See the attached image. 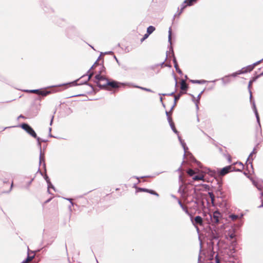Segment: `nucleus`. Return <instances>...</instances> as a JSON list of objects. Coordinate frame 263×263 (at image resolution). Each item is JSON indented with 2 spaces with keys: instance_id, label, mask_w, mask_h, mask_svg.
<instances>
[{
  "instance_id": "nucleus-1",
  "label": "nucleus",
  "mask_w": 263,
  "mask_h": 263,
  "mask_svg": "<svg viewBox=\"0 0 263 263\" xmlns=\"http://www.w3.org/2000/svg\"><path fill=\"white\" fill-rule=\"evenodd\" d=\"M95 82L97 83L100 87H107L108 88H115L119 87V84L117 82H109L106 79L104 76L97 74L95 76Z\"/></svg>"
},
{
  "instance_id": "nucleus-2",
  "label": "nucleus",
  "mask_w": 263,
  "mask_h": 263,
  "mask_svg": "<svg viewBox=\"0 0 263 263\" xmlns=\"http://www.w3.org/2000/svg\"><path fill=\"white\" fill-rule=\"evenodd\" d=\"M237 164L239 165L240 168H236L235 166H234V165H230L226 166L218 172V176L222 177L229 173L233 171H241V170H242L243 168V164L241 163H237Z\"/></svg>"
},
{
  "instance_id": "nucleus-3",
  "label": "nucleus",
  "mask_w": 263,
  "mask_h": 263,
  "mask_svg": "<svg viewBox=\"0 0 263 263\" xmlns=\"http://www.w3.org/2000/svg\"><path fill=\"white\" fill-rule=\"evenodd\" d=\"M21 127L33 137H37V135L34 130L28 124L26 123H23L21 124Z\"/></svg>"
},
{
  "instance_id": "nucleus-4",
  "label": "nucleus",
  "mask_w": 263,
  "mask_h": 263,
  "mask_svg": "<svg viewBox=\"0 0 263 263\" xmlns=\"http://www.w3.org/2000/svg\"><path fill=\"white\" fill-rule=\"evenodd\" d=\"M192 222L193 224L196 228L197 230H199V228L198 227V226H203V219L200 216H197L194 218V219H192Z\"/></svg>"
},
{
  "instance_id": "nucleus-5",
  "label": "nucleus",
  "mask_w": 263,
  "mask_h": 263,
  "mask_svg": "<svg viewBox=\"0 0 263 263\" xmlns=\"http://www.w3.org/2000/svg\"><path fill=\"white\" fill-rule=\"evenodd\" d=\"M220 216H221V214L218 211L214 212L213 213V216L212 217V222H213L216 224L218 223Z\"/></svg>"
},
{
  "instance_id": "nucleus-6",
  "label": "nucleus",
  "mask_w": 263,
  "mask_h": 263,
  "mask_svg": "<svg viewBox=\"0 0 263 263\" xmlns=\"http://www.w3.org/2000/svg\"><path fill=\"white\" fill-rule=\"evenodd\" d=\"M197 0H185L184 1L182 8H181V11L182 12L183 10L187 6H192L194 3L196 2Z\"/></svg>"
},
{
  "instance_id": "nucleus-7",
  "label": "nucleus",
  "mask_w": 263,
  "mask_h": 263,
  "mask_svg": "<svg viewBox=\"0 0 263 263\" xmlns=\"http://www.w3.org/2000/svg\"><path fill=\"white\" fill-rule=\"evenodd\" d=\"M138 191H140V192H147L151 194L156 195L157 197L159 196V194L157 192H156L155 191L152 190H148V189H144V188L139 187L138 189Z\"/></svg>"
},
{
  "instance_id": "nucleus-8",
  "label": "nucleus",
  "mask_w": 263,
  "mask_h": 263,
  "mask_svg": "<svg viewBox=\"0 0 263 263\" xmlns=\"http://www.w3.org/2000/svg\"><path fill=\"white\" fill-rule=\"evenodd\" d=\"M104 57L100 56L93 66H103L104 63Z\"/></svg>"
},
{
  "instance_id": "nucleus-9",
  "label": "nucleus",
  "mask_w": 263,
  "mask_h": 263,
  "mask_svg": "<svg viewBox=\"0 0 263 263\" xmlns=\"http://www.w3.org/2000/svg\"><path fill=\"white\" fill-rule=\"evenodd\" d=\"M166 115L167 116V119L168 120L169 123H170V125H171V127H172V128L173 129L174 132H176L177 131L175 129L174 124L173 123L172 119V117H171V112H168V111H166Z\"/></svg>"
},
{
  "instance_id": "nucleus-10",
  "label": "nucleus",
  "mask_w": 263,
  "mask_h": 263,
  "mask_svg": "<svg viewBox=\"0 0 263 263\" xmlns=\"http://www.w3.org/2000/svg\"><path fill=\"white\" fill-rule=\"evenodd\" d=\"M188 88L187 85L185 82V81L182 80L181 82L180 88L182 91H186Z\"/></svg>"
},
{
  "instance_id": "nucleus-11",
  "label": "nucleus",
  "mask_w": 263,
  "mask_h": 263,
  "mask_svg": "<svg viewBox=\"0 0 263 263\" xmlns=\"http://www.w3.org/2000/svg\"><path fill=\"white\" fill-rule=\"evenodd\" d=\"M179 203L183 210L187 214H189V211L186 206L184 205L180 201H179Z\"/></svg>"
},
{
  "instance_id": "nucleus-12",
  "label": "nucleus",
  "mask_w": 263,
  "mask_h": 263,
  "mask_svg": "<svg viewBox=\"0 0 263 263\" xmlns=\"http://www.w3.org/2000/svg\"><path fill=\"white\" fill-rule=\"evenodd\" d=\"M155 30V28L154 26H150L147 29V33L149 34L152 33Z\"/></svg>"
},
{
  "instance_id": "nucleus-13",
  "label": "nucleus",
  "mask_w": 263,
  "mask_h": 263,
  "mask_svg": "<svg viewBox=\"0 0 263 263\" xmlns=\"http://www.w3.org/2000/svg\"><path fill=\"white\" fill-rule=\"evenodd\" d=\"M204 176L202 175H197L193 177V179L194 180H203Z\"/></svg>"
},
{
  "instance_id": "nucleus-14",
  "label": "nucleus",
  "mask_w": 263,
  "mask_h": 263,
  "mask_svg": "<svg viewBox=\"0 0 263 263\" xmlns=\"http://www.w3.org/2000/svg\"><path fill=\"white\" fill-rule=\"evenodd\" d=\"M50 93V91L40 90L39 95H42L43 96H46L47 95L49 94Z\"/></svg>"
},
{
  "instance_id": "nucleus-15",
  "label": "nucleus",
  "mask_w": 263,
  "mask_h": 263,
  "mask_svg": "<svg viewBox=\"0 0 263 263\" xmlns=\"http://www.w3.org/2000/svg\"><path fill=\"white\" fill-rule=\"evenodd\" d=\"M187 173L190 176H193L195 174V171L194 170H193L192 169H189L187 171Z\"/></svg>"
},
{
  "instance_id": "nucleus-16",
  "label": "nucleus",
  "mask_w": 263,
  "mask_h": 263,
  "mask_svg": "<svg viewBox=\"0 0 263 263\" xmlns=\"http://www.w3.org/2000/svg\"><path fill=\"white\" fill-rule=\"evenodd\" d=\"M230 218L233 220H235L238 218V216L237 215L232 214L230 216Z\"/></svg>"
},
{
  "instance_id": "nucleus-17",
  "label": "nucleus",
  "mask_w": 263,
  "mask_h": 263,
  "mask_svg": "<svg viewBox=\"0 0 263 263\" xmlns=\"http://www.w3.org/2000/svg\"><path fill=\"white\" fill-rule=\"evenodd\" d=\"M245 71H246L245 70H244V71H243V70L242 69V70H240V71H238V72H236V73H233V74H232V76H237V75H238V74H241V73H243V72H245Z\"/></svg>"
},
{
  "instance_id": "nucleus-18",
  "label": "nucleus",
  "mask_w": 263,
  "mask_h": 263,
  "mask_svg": "<svg viewBox=\"0 0 263 263\" xmlns=\"http://www.w3.org/2000/svg\"><path fill=\"white\" fill-rule=\"evenodd\" d=\"M149 34L147 33L144 34V36L141 39V42H143L148 37Z\"/></svg>"
},
{
  "instance_id": "nucleus-19",
  "label": "nucleus",
  "mask_w": 263,
  "mask_h": 263,
  "mask_svg": "<svg viewBox=\"0 0 263 263\" xmlns=\"http://www.w3.org/2000/svg\"><path fill=\"white\" fill-rule=\"evenodd\" d=\"M4 184H10V188H9V190H8V192L10 191L11 190V189H12V186H13V181H12V182H11V183H9V182H5V183H4Z\"/></svg>"
},
{
  "instance_id": "nucleus-20",
  "label": "nucleus",
  "mask_w": 263,
  "mask_h": 263,
  "mask_svg": "<svg viewBox=\"0 0 263 263\" xmlns=\"http://www.w3.org/2000/svg\"><path fill=\"white\" fill-rule=\"evenodd\" d=\"M33 258H34V256H28L27 257V258H26V260L27 261V262H30L33 259Z\"/></svg>"
},
{
  "instance_id": "nucleus-21",
  "label": "nucleus",
  "mask_w": 263,
  "mask_h": 263,
  "mask_svg": "<svg viewBox=\"0 0 263 263\" xmlns=\"http://www.w3.org/2000/svg\"><path fill=\"white\" fill-rule=\"evenodd\" d=\"M260 64H263V59L262 60L258 61L257 62L254 63L252 66H257V65Z\"/></svg>"
},
{
  "instance_id": "nucleus-22",
  "label": "nucleus",
  "mask_w": 263,
  "mask_h": 263,
  "mask_svg": "<svg viewBox=\"0 0 263 263\" xmlns=\"http://www.w3.org/2000/svg\"><path fill=\"white\" fill-rule=\"evenodd\" d=\"M30 92L32 93H36L39 95V92H40V90L39 89H35L30 90Z\"/></svg>"
},
{
  "instance_id": "nucleus-23",
  "label": "nucleus",
  "mask_w": 263,
  "mask_h": 263,
  "mask_svg": "<svg viewBox=\"0 0 263 263\" xmlns=\"http://www.w3.org/2000/svg\"><path fill=\"white\" fill-rule=\"evenodd\" d=\"M226 157L229 161V163H231L232 162V158L230 155L228 154L226 156Z\"/></svg>"
},
{
  "instance_id": "nucleus-24",
  "label": "nucleus",
  "mask_w": 263,
  "mask_h": 263,
  "mask_svg": "<svg viewBox=\"0 0 263 263\" xmlns=\"http://www.w3.org/2000/svg\"><path fill=\"white\" fill-rule=\"evenodd\" d=\"M176 71L179 73L180 74H182V72L181 69L179 68V67H175Z\"/></svg>"
},
{
  "instance_id": "nucleus-25",
  "label": "nucleus",
  "mask_w": 263,
  "mask_h": 263,
  "mask_svg": "<svg viewBox=\"0 0 263 263\" xmlns=\"http://www.w3.org/2000/svg\"><path fill=\"white\" fill-rule=\"evenodd\" d=\"M173 64H174V66H178V63H177V60L175 57H173Z\"/></svg>"
},
{
  "instance_id": "nucleus-26",
  "label": "nucleus",
  "mask_w": 263,
  "mask_h": 263,
  "mask_svg": "<svg viewBox=\"0 0 263 263\" xmlns=\"http://www.w3.org/2000/svg\"><path fill=\"white\" fill-rule=\"evenodd\" d=\"M93 74V73L92 72H91L90 70L89 71H88L89 79H90L91 78V77L92 76Z\"/></svg>"
},
{
  "instance_id": "nucleus-27",
  "label": "nucleus",
  "mask_w": 263,
  "mask_h": 263,
  "mask_svg": "<svg viewBox=\"0 0 263 263\" xmlns=\"http://www.w3.org/2000/svg\"><path fill=\"white\" fill-rule=\"evenodd\" d=\"M229 237L231 239H233L235 237V234L233 233H232L230 235H229Z\"/></svg>"
},
{
  "instance_id": "nucleus-28",
  "label": "nucleus",
  "mask_w": 263,
  "mask_h": 263,
  "mask_svg": "<svg viewBox=\"0 0 263 263\" xmlns=\"http://www.w3.org/2000/svg\"><path fill=\"white\" fill-rule=\"evenodd\" d=\"M239 162H236L235 163L233 164L232 165H234V166H235L236 165H238V168H240V166L239 164H237V163H239Z\"/></svg>"
},
{
  "instance_id": "nucleus-29",
  "label": "nucleus",
  "mask_w": 263,
  "mask_h": 263,
  "mask_svg": "<svg viewBox=\"0 0 263 263\" xmlns=\"http://www.w3.org/2000/svg\"><path fill=\"white\" fill-rule=\"evenodd\" d=\"M195 82H197V83H204V82H205V81H196Z\"/></svg>"
},
{
  "instance_id": "nucleus-30",
  "label": "nucleus",
  "mask_w": 263,
  "mask_h": 263,
  "mask_svg": "<svg viewBox=\"0 0 263 263\" xmlns=\"http://www.w3.org/2000/svg\"><path fill=\"white\" fill-rule=\"evenodd\" d=\"M179 98V96H175V101H177Z\"/></svg>"
},
{
  "instance_id": "nucleus-31",
  "label": "nucleus",
  "mask_w": 263,
  "mask_h": 263,
  "mask_svg": "<svg viewBox=\"0 0 263 263\" xmlns=\"http://www.w3.org/2000/svg\"><path fill=\"white\" fill-rule=\"evenodd\" d=\"M50 200H51V199H48L47 200H46V201L44 202V204H45V203H46L48 202L49 201H50Z\"/></svg>"
},
{
  "instance_id": "nucleus-32",
  "label": "nucleus",
  "mask_w": 263,
  "mask_h": 263,
  "mask_svg": "<svg viewBox=\"0 0 263 263\" xmlns=\"http://www.w3.org/2000/svg\"><path fill=\"white\" fill-rule=\"evenodd\" d=\"M22 263H29V262H27V261L25 260Z\"/></svg>"
},
{
  "instance_id": "nucleus-33",
  "label": "nucleus",
  "mask_w": 263,
  "mask_h": 263,
  "mask_svg": "<svg viewBox=\"0 0 263 263\" xmlns=\"http://www.w3.org/2000/svg\"><path fill=\"white\" fill-rule=\"evenodd\" d=\"M263 74V71L262 72H261L260 73H259L258 75L259 76H261Z\"/></svg>"
},
{
  "instance_id": "nucleus-34",
  "label": "nucleus",
  "mask_w": 263,
  "mask_h": 263,
  "mask_svg": "<svg viewBox=\"0 0 263 263\" xmlns=\"http://www.w3.org/2000/svg\"><path fill=\"white\" fill-rule=\"evenodd\" d=\"M140 88H141V89H144V90H148V89H145V88H142V87H140Z\"/></svg>"
},
{
  "instance_id": "nucleus-35",
  "label": "nucleus",
  "mask_w": 263,
  "mask_h": 263,
  "mask_svg": "<svg viewBox=\"0 0 263 263\" xmlns=\"http://www.w3.org/2000/svg\"><path fill=\"white\" fill-rule=\"evenodd\" d=\"M165 66H168L167 64L164 65Z\"/></svg>"
},
{
  "instance_id": "nucleus-36",
  "label": "nucleus",
  "mask_w": 263,
  "mask_h": 263,
  "mask_svg": "<svg viewBox=\"0 0 263 263\" xmlns=\"http://www.w3.org/2000/svg\"><path fill=\"white\" fill-rule=\"evenodd\" d=\"M216 263H220V262L218 260L217 261Z\"/></svg>"
},
{
  "instance_id": "nucleus-37",
  "label": "nucleus",
  "mask_w": 263,
  "mask_h": 263,
  "mask_svg": "<svg viewBox=\"0 0 263 263\" xmlns=\"http://www.w3.org/2000/svg\"><path fill=\"white\" fill-rule=\"evenodd\" d=\"M256 116H257V118H258V115L257 114H256Z\"/></svg>"
},
{
  "instance_id": "nucleus-38",
  "label": "nucleus",
  "mask_w": 263,
  "mask_h": 263,
  "mask_svg": "<svg viewBox=\"0 0 263 263\" xmlns=\"http://www.w3.org/2000/svg\"><path fill=\"white\" fill-rule=\"evenodd\" d=\"M53 118V117H52V120H51V121H52Z\"/></svg>"
}]
</instances>
